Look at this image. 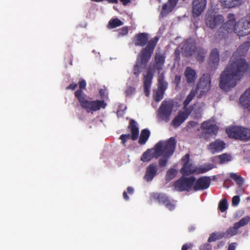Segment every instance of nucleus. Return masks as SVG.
<instances>
[{
    "instance_id": "obj_1",
    "label": "nucleus",
    "mask_w": 250,
    "mask_h": 250,
    "mask_svg": "<svg viewBox=\"0 0 250 250\" xmlns=\"http://www.w3.org/2000/svg\"><path fill=\"white\" fill-rule=\"evenodd\" d=\"M159 39L158 36H155L148 41V34L146 33H139L133 37V42L136 46L143 47L146 45L138 54L133 67V73L136 76H138L142 70L146 68Z\"/></svg>"
},
{
    "instance_id": "obj_2",
    "label": "nucleus",
    "mask_w": 250,
    "mask_h": 250,
    "mask_svg": "<svg viewBox=\"0 0 250 250\" xmlns=\"http://www.w3.org/2000/svg\"><path fill=\"white\" fill-rule=\"evenodd\" d=\"M248 68V63L246 60L243 58H238L234 61L230 62L220 74V88L228 91L235 86Z\"/></svg>"
},
{
    "instance_id": "obj_3",
    "label": "nucleus",
    "mask_w": 250,
    "mask_h": 250,
    "mask_svg": "<svg viewBox=\"0 0 250 250\" xmlns=\"http://www.w3.org/2000/svg\"><path fill=\"white\" fill-rule=\"evenodd\" d=\"M74 95L78 99L82 108L87 113L92 114L101 108H105L107 105L104 100H88L86 99V95L81 90H76Z\"/></svg>"
},
{
    "instance_id": "obj_4",
    "label": "nucleus",
    "mask_w": 250,
    "mask_h": 250,
    "mask_svg": "<svg viewBox=\"0 0 250 250\" xmlns=\"http://www.w3.org/2000/svg\"><path fill=\"white\" fill-rule=\"evenodd\" d=\"M181 161L183 163V166L180 172H207L214 167L213 164H205L198 167L190 160V155L188 153L182 158Z\"/></svg>"
},
{
    "instance_id": "obj_5",
    "label": "nucleus",
    "mask_w": 250,
    "mask_h": 250,
    "mask_svg": "<svg viewBox=\"0 0 250 250\" xmlns=\"http://www.w3.org/2000/svg\"><path fill=\"white\" fill-rule=\"evenodd\" d=\"M176 144V141L174 137H170L167 141H160L155 145L156 152L159 156L169 157L173 154Z\"/></svg>"
},
{
    "instance_id": "obj_6",
    "label": "nucleus",
    "mask_w": 250,
    "mask_h": 250,
    "mask_svg": "<svg viewBox=\"0 0 250 250\" xmlns=\"http://www.w3.org/2000/svg\"><path fill=\"white\" fill-rule=\"evenodd\" d=\"M194 176L183 175L173 184L174 189L179 192L193 191Z\"/></svg>"
},
{
    "instance_id": "obj_7",
    "label": "nucleus",
    "mask_w": 250,
    "mask_h": 250,
    "mask_svg": "<svg viewBox=\"0 0 250 250\" xmlns=\"http://www.w3.org/2000/svg\"><path fill=\"white\" fill-rule=\"evenodd\" d=\"M230 138L243 141L250 140V129L241 126H231L226 129Z\"/></svg>"
},
{
    "instance_id": "obj_8",
    "label": "nucleus",
    "mask_w": 250,
    "mask_h": 250,
    "mask_svg": "<svg viewBox=\"0 0 250 250\" xmlns=\"http://www.w3.org/2000/svg\"><path fill=\"white\" fill-rule=\"evenodd\" d=\"M224 21L222 15H217L215 11L208 10L205 16V23L207 27L213 29L222 24Z\"/></svg>"
},
{
    "instance_id": "obj_9",
    "label": "nucleus",
    "mask_w": 250,
    "mask_h": 250,
    "mask_svg": "<svg viewBox=\"0 0 250 250\" xmlns=\"http://www.w3.org/2000/svg\"><path fill=\"white\" fill-rule=\"evenodd\" d=\"M150 197L160 204L164 205L170 211L173 210L175 208V201L171 199L165 193L152 192L150 194Z\"/></svg>"
},
{
    "instance_id": "obj_10",
    "label": "nucleus",
    "mask_w": 250,
    "mask_h": 250,
    "mask_svg": "<svg viewBox=\"0 0 250 250\" xmlns=\"http://www.w3.org/2000/svg\"><path fill=\"white\" fill-rule=\"evenodd\" d=\"M235 33L237 36L241 37L250 34V17L248 16L242 19L237 22L235 27Z\"/></svg>"
},
{
    "instance_id": "obj_11",
    "label": "nucleus",
    "mask_w": 250,
    "mask_h": 250,
    "mask_svg": "<svg viewBox=\"0 0 250 250\" xmlns=\"http://www.w3.org/2000/svg\"><path fill=\"white\" fill-rule=\"evenodd\" d=\"M250 221V217L249 216L242 218L238 222L234 223L233 227H229L226 231L223 232L224 237L229 238L235 235L237 233L239 229L247 225Z\"/></svg>"
},
{
    "instance_id": "obj_12",
    "label": "nucleus",
    "mask_w": 250,
    "mask_h": 250,
    "mask_svg": "<svg viewBox=\"0 0 250 250\" xmlns=\"http://www.w3.org/2000/svg\"><path fill=\"white\" fill-rule=\"evenodd\" d=\"M211 87V81L208 74H204L199 79L196 86L197 92H200V96L205 95L210 89Z\"/></svg>"
},
{
    "instance_id": "obj_13",
    "label": "nucleus",
    "mask_w": 250,
    "mask_h": 250,
    "mask_svg": "<svg viewBox=\"0 0 250 250\" xmlns=\"http://www.w3.org/2000/svg\"><path fill=\"white\" fill-rule=\"evenodd\" d=\"M236 23V22L233 21H227L218 30L217 38L219 40L225 39L232 31L235 32Z\"/></svg>"
},
{
    "instance_id": "obj_14",
    "label": "nucleus",
    "mask_w": 250,
    "mask_h": 250,
    "mask_svg": "<svg viewBox=\"0 0 250 250\" xmlns=\"http://www.w3.org/2000/svg\"><path fill=\"white\" fill-rule=\"evenodd\" d=\"M201 127L203 130V135L205 139H208L212 134L216 136L219 130V127L209 120L203 122Z\"/></svg>"
},
{
    "instance_id": "obj_15",
    "label": "nucleus",
    "mask_w": 250,
    "mask_h": 250,
    "mask_svg": "<svg viewBox=\"0 0 250 250\" xmlns=\"http://www.w3.org/2000/svg\"><path fill=\"white\" fill-rule=\"evenodd\" d=\"M210 177L202 176L198 179L194 177L193 191L204 190L208 189L210 185Z\"/></svg>"
},
{
    "instance_id": "obj_16",
    "label": "nucleus",
    "mask_w": 250,
    "mask_h": 250,
    "mask_svg": "<svg viewBox=\"0 0 250 250\" xmlns=\"http://www.w3.org/2000/svg\"><path fill=\"white\" fill-rule=\"evenodd\" d=\"M207 4V0H193L192 15L194 18L199 17L204 11Z\"/></svg>"
},
{
    "instance_id": "obj_17",
    "label": "nucleus",
    "mask_w": 250,
    "mask_h": 250,
    "mask_svg": "<svg viewBox=\"0 0 250 250\" xmlns=\"http://www.w3.org/2000/svg\"><path fill=\"white\" fill-rule=\"evenodd\" d=\"M172 104L169 102H163L159 110L160 117L163 120H167L171 113Z\"/></svg>"
},
{
    "instance_id": "obj_18",
    "label": "nucleus",
    "mask_w": 250,
    "mask_h": 250,
    "mask_svg": "<svg viewBox=\"0 0 250 250\" xmlns=\"http://www.w3.org/2000/svg\"><path fill=\"white\" fill-rule=\"evenodd\" d=\"M183 53L186 57H189L192 56L195 53L197 47L196 43L191 40H187L183 42L182 47Z\"/></svg>"
},
{
    "instance_id": "obj_19",
    "label": "nucleus",
    "mask_w": 250,
    "mask_h": 250,
    "mask_svg": "<svg viewBox=\"0 0 250 250\" xmlns=\"http://www.w3.org/2000/svg\"><path fill=\"white\" fill-rule=\"evenodd\" d=\"M153 77V72L152 70L148 69L146 74L144 78V93L146 96L148 97L149 94V90L151 87L152 80Z\"/></svg>"
},
{
    "instance_id": "obj_20",
    "label": "nucleus",
    "mask_w": 250,
    "mask_h": 250,
    "mask_svg": "<svg viewBox=\"0 0 250 250\" xmlns=\"http://www.w3.org/2000/svg\"><path fill=\"white\" fill-rule=\"evenodd\" d=\"M195 106V104L190 106L187 105L185 106V105H183V110H180V111L187 118H188L192 112H193L192 114L195 118H199L201 115V109L200 108L198 110L194 109Z\"/></svg>"
},
{
    "instance_id": "obj_21",
    "label": "nucleus",
    "mask_w": 250,
    "mask_h": 250,
    "mask_svg": "<svg viewBox=\"0 0 250 250\" xmlns=\"http://www.w3.org/2000/svg\"><path fill=\"white\" fill-rule=\"evenodd\" d=\"M159 157V154L156 152V148L154 146V149H147L143 153L141 157V160L143 162H148L154 158H158Z\"/></svg>"
},
{
    "instance_id": "obj_22",
    "label": "nucleus",
    "mask_w": 250,
    "mask_h": 250,
    "mask_svg": "<svg viewBox=\"0 0 250 250\" xmlns=\"http://www.w3.org/2000/svg\"><path fill=\"white\" fill-rule=\"evenodd\" d=\"M226 144L224 141L217 139L211 142L208 146V149L213 153L219 152L222 151L225 147Z\"/></svg>"
},
{
    "instance_id": "obj_23",
    "label": "nucleus",
    "mask_w": 250,
    "mask_h": 250,
    "mask_svg": "<svg viewBox=\"0 0 250 250\" xmlns=\"http://www.w3.org/2000/svg\"><path fill=\"white\" fill-rule=\"evenodd\" d=\"M166 56L161 52H156L154 56L155 63L154 66L158 71L163 69L165 62Z\"/></svg>"
},
{
    "instance_id": "obj_24",
    "label": "nucleus",
    "mask_w": 250,
    "mask_h": 250,
    "mask_svg": "<svg viewBox=\"0 0 250 250\" xmlns=\"http://www.w3.org/2000/svg\"><path fill=\"white\" fill-rule=\"evenodd\" d=\"M177 3V0H168V1L163 4L161 15L163 17L171 12L175 7Z\"/></svg>"
},
{
    "instance_id": "obj_25",
    "label": "nucleus",
    "mask_w": 250,
    "mask_h": 250,
    "mask_svg": "<svg viewBox=\"0 0 250 250\" xmlns=\"http://www.w3.org/2000/svg\"><path fill=\"white\" fill-rule=\"evenodd\" d=\"M240 103L244 108L250 110V87L240 98Z\"/></svg>"
},
{
    "instance_id": "obj_26",
    "label": "nucleus",
    "mask_w": 250,
    "mask_h": 250,
    "mask_svg": "<svg viewBox=\"0 0 250 250\" xmlns=\"http://www.w3.org/2000/svg\"><path fill=\"white\" fill-rule=\"evenodd\" d=\"M185 76L188 83H194L196 78L195 71L190 67H187L185 71Z\"/></svg>"
},
{
    "instance_id": "obj_27",
    "label": "nucleus",
    "mask_w": 250,
    "mask_h": 250,
    "mask_svg": "<svg viewBox=\"0 0 250 250\" xmlns=\"http://www.w3.org/2000/svg\"><path fill=\"white\" fill-rule=\"evenodd\" d=\"M127 127L130 130L131 133L132 134L133 139L138 138L139 129L137 123L134 119L130 120Z\"/></svg>"
},
{
    "instance_id": "obj_28",
    "label": "nucleus",
    "mask_w": 250,
    "mask_h": 250,
    "mask_svg": "<svg viewBox=\"0 0 250 250\" xmlns=\"http://www.w3.org/2000/svg\"><path fill=\"white\" fill-rule=\"evenodd\" d=\"M185 117L180 111L178 112V114L174 117L171 123V125L175 128L180 126L186 120Z\"/></svg>"
},
{
    "instance_id": "obj_29",
    "label": "nucleus",
    "mask_w": 250,
    "mask_h": 250,
    "mask_svg": "<svg viewBox=\"0 0 250 250\" xmlns=\"http://www.w3.org/2000/svg\"><path fill=\"white\" fill-rule=\"evenodd\" d=\"M219 61V52L218 49L214 48L209 56V63L211 66L217 65Z\"/></svg>"
},
{
    "instance_id": "obj_30",
    "label": "nucleus",
    "mask_w": 250,
    "mask_h": 250,
    "mask_svg": "<svg viewBox=\"0 0 250 250\" xmlns=\"http://www.w3.org/2000/svg\"><path fill=\"white\" fill-rule=\"evenodd\" d=\"M221 5L225 8H233L241 4L240 0H219Z\"/></svg>"
},
{
    "instance_id": "obj_31",
    "label": "nucleus",
    "mask_w": 250,
    "mask_h": 250,
    "mask_svg": "<svg viewBox=\"0 0 250 250\" xmlns=\"http://www.w3.org/2000/svg\"><path fill=\"white\" fill-rule=\"evenodd\" d=\"M150 135V131L145 128L141 131V134L138 140V143L141 145H145L148 140Z\"/></svg>"
},
{
    "instance_id": "obj_32",
    "label": "nucleus",
    "mask_w": 250,
    "mask_h": 250,
    "mask_svg": "<svg viewBox=\"0 0 250 250\" xmlns=\"http://www.w3.org/2000/svg\"><path fill=\"white\" fill-rule=\"evenodd\" d=\"M250 47V41H247L242 44L237 49L236 53L239 56H243L248 52Z\"/></svg>"
},
{
    "instance_id": "obj_33",
    "label": "nucleus",
    "mask_w": 250,
    "mask_h": 250,
    "mask_svg": "<svg viewBox=\"0 0 250 250\" xmlns=\"http://www.w3.org/2000/svg\"><path fill=\"white\" fill-rule=\"evenodd\" d=\"M168 83L164 80V75L163 73L160 74L158 79V89L165 91L167 87Z\"/></svg>"
},
{
    "instance_id": "obj_34",
    "label": "nucleus",
    "mask_w": 250,
    "mask_h": 250,
    "mask_svg": "<svg viewBox=\"0 0 250 250\" xmlns=\"http://www.w3.org/2000/svg\"><path fill=\"white\" fill-rule=\"evenodd\" d=\"M195 52L197 53V61L200 62H203L204 60L207 51L202 47H198V48L196 49Z\"/></svg>"
},
{
    "instance_id": "obj_35",
    "label": "nucleus",
    "mask_w": 250,
    "mask_h": 250,
    "mask_svg": "<svg viewBox=\"0 0 250 250\" xmlns=\"http://www.w3.org/2000/svg\"><path fill=\"white\" fill-rule=\"evenodd\" d=\"M230 177L234 181L239 187L242 186L244 183V179L236 173H230Z\"/></svg>"
},
{
    "instance_id": "obj_36",
    "label": "nucleus",
    "mask_w": 250,
    "mask_h": 250,
    "mask_svg": "<svg viewBox=\"0 0 250 250\" xmlns=\"http://www.w3.org/2000/svg\"><path fill=\"white\" fill-rule=\"evenodd\" d=\"M224 237L223 232H213L210 234L208 242L210 243L214 242L217 240L221 239Z\"/></svg>"
},
{
    "instance_id": "obj_37",
    "label": "nucleus",
    "mask_w": 250,
    "mask_h": 250,
    "mask_svg": "<svg viewBox=\"0 0 250 250\" xmlns=\"http://www.w3.org/2000/svg\"><path fill=\"white\" fill-rule=\"evenodd\" d=\"M198 93L197 91H196V90L195 89H192L189 94L187 96L186 99L184 101L183 103V105H185L186 106L187 105H188L190 103V102L193 99V98L195 97L196 94Z\"/></svg>"
},
{
    "instance_id": "obj_38",
    "label": "nucleus",
    "mask_w": 250,
    "mask_h": 250,
    "mask_svg": "<svg viewBox=\"0 0 250 250\" xmlns=\"http://www.w3.org/2000/svg\"><path fill=\"white\" fill-rule=\"evenodd\" d=\"M123 24V22L118 19H115L110 20L108 23V26L110 28H113Z\"/></svg>"
},
{
    "instance_id": "obj_39",
    "label": "nucleus",
    "mask_w": 250,
    "mask_h": 250,
    "mask_svg": "<svg viewBox=\"0 0 250 250\" xmlns=\"http://www.w3.org/2000/svg\"><path fill=\"white\" fill-rule=\"evenodd\" d=\"M218 208L222 212H225L228 209V204L226 199L224 198L220 201Z\"/></svg>"
},
{
    "instance_id": "obj_40",
    "label": "nucleus",
    "mask_w": 250,
    "mask_h": 250,
    "mask_svg": "<svg viewBox=\"0 0 250 250\" xmlns=\"http://www.w3.org/2000/svg\"><path fill=\"white\" fill-rule=\"evenodd\" d=\"M138 138H136L135 139H133L132 138V134H122L119 139L121 140L122 143L125 145L127 141L130 139H131L133 141L136 140Z\"/></svg>"
},
{
    "instance_id": "obj_41",
    "label": "nucleus",
    "mask_w": 250,
    "mask_h": 250,
    "mask_svg": "<svg viewBox=\"0 0 250 250\" xmlns=\"http://www.w3.org/2000/svg\"><path fill=\"white\" fill-rule=\"evenodd\" d=\"M164 92L165 91L157 89L154 95V100L157 102L160 101L163 98Z\"/></svg>"
},
{
    "instance_id": "obj_42",
    "label": "nucleus",
    "mask_w": 250,
    "mask_h": 250,
    "mask_svg": "<svg viewBox=\"0 0 250 250\" xmlns=\"http://www.w3.org/2000/svg\"><path fill=\"white\" fill-rule=\"evenodd\" d=\"M221 163H225L231 160V157L230 155L224 153L219 156Z\"/></svg>"
},
{
    "instance_id": "obj_43",
    "label": "nucleus",
    "mask_w": 250,
    "mask_h": 250,
    "mask_svg": "<svg viewBox=\"0 0 250 250\" xmlns=\"http://www.w3.org/2000/svg\"><path fill=\"white\" fill-rule=\"evenodd\" d=\"M126 191H124L123 192V197L125 200H129V197L127 195V193H128L130 194H132L134 192V189L131 187H128L126 189Z\"/></svg>"
},
{
    "instance_id": "obj_44",
    "label": "nucleus",
    "mask_w": 250,
    "mask_h": 250,
    "mask_svg": "<svg viewBox=\"0 0 250 250\" xmlns=\"http://www.w3.org/2000/svg\"><path fill=\"white\" fill-rule=\"evenodd\" d=\"M158 166L156 164H151L147 168L146 172H157Z\"/></svg>"
},
{
    "instance_id": "obj_45",
    "label": "nucleus",
    "mask_w": 250,
    "mask_h": 250,
    "mask_svg": "<svg viewBox=\"0 0 250 250\" xmlns=\"http://www.w3.org/2000/svg\"><path fill=\"white\" fill-rule=\"evenodd\" d=\"M168 157H164L160 158L159 160V167H163L167 166V159Z\"/></svg>"
},
{
    "instance_id": "obj_46",
    "label": "nucleus",
    "mask_w": 250,
    "mask_h": 250,
    "mask_svg": "<svg viewBox=\"0 0 250 250\" xmlns=\"http://www.w3.org/2000/svg\"><path fill=\"white\" fill-rule=\"evenodd\" d=\"M176 177V173H167L165 176L166 180L167 183L170 182L171 180Z\"/></svg>"
},
{
    "instance_id": "obj_47",
    "label": "nucleus",
    "mask_w": 250,
    "mask_h": 250,
    "mask_svg": "<svg viewBox=\"0 0 250 250\" xmlns=\"http://www.w3.org/2000/svg\"><path fill=\"white\" fill-rule=\"evenodd\" d=\"M156 173H146L144 179L147 182L151 181L155 176Z\"/></svg>"
},
{
    "instance_id": "obj_48",
    "label": "nucleus",
    "mask_w": 250,
    "mask_h": 250,
    "mask_svg": "<svg viewBox=\"0 0 250 250\" xmlns=\"http://www.w3.org/2000/svg\"><path fill=\"white\" fill-rule=\"evenodd\" d=\"M240 201V197L238 195H235L232 197V205L233 206H237Z\"/></svg>"
},
{
    "instance_id": "obj_49",
    "label": "nucleus",
    "mask_w": 250,
    "mask_h": 250,
    "mask_svg": "<svg viewBox=\"0 0 250 250\" xmlns=\"http://www.w3.org/2000/svg\"><path fill=\"white\" fill-rule=\"evenodd\" d=\"M78 84L79 86V89L81 91H83V89H85L86 85V82L83 79H81L80 81L78 83Z\"/></svg>"
},
{
    "instance_id": "obj_50",
    "label": "nucleus",
    "mask_w": 250,
    "mask_h": 250,
    "mask_svg": "<svg viewBox=\"0 0 250 250\" xmlns=\"http://www.w3.org/2000/svg\"><path fill=\"white\" fill-rule=\"evenodd\" d=\"M128 30L127 27H122L119 31V34L121 36H124L128 33Z\"/></svg>"
},
{
    "instance_id": "obj_51",
    "label": "nucleus",
    "mask_w": 250,
    "mask_h": 250,
    "mask_svg": "<svg viewBox=\"0 0 250 250\" xmlns=\"http://www.w3.org/2000/svg\"><path fill=\"white\" fill-rule=\"evenodd\" d=\"M78 86V84L73 83L66 87V90H75Z\"/></svg>"
},
{
    "instance_id": "obj_52",
    "label": "nucleus",
    "mask_w": 250,
    "mask_h": 250,
    "mask_svg": "<svg viewBox=\"0 0 250 250\" xmlns=\"http://www.w3.org/2000/svg\"><path fill=\"white\" fill-rule=\"evenodd\" d=\"M228 19V20L227 21H233V22H235V15L233 14H229Z\"/></svg>"
},
{
    "instance_id": "obj_53",
    "label": "nucleus",
    "mask_w": 250,
    "mask_h": 250,
    "mask_svg": "<svg viewBox=\"0 0 250 250\" xmlns=\"http://www.w3.org/2000/svg\"><path fill=\"white\" fill-rule=\"evenodd\" d=\"M236 245V243H231L229 245L228 250H235Z\"/></svg>"
},
{
    "instance_id": "obj_54",
    "label": "nucleus",
    "mask_w": 250,
    "mask_h": 250,
    "mask_svg": "<svg viewBox=\"0 0 250 250\" xmlns=\"http://www.w3.org/2000/svg\"><path fill=\"white\" fill-rule=\"evenodd\" d=\"M124 5H126L131 2L130 0H120Z\"/></svg>"
},
{
    "instance_id": "obj_55",
    "label": "nucleus",
    "mask_w": 250,
    "mask_h": 250,
    "mask_svg": "<svg viewBox=\"0 0 250 250\" xmlns=\"http://www.w3.org/2000/svg\"><path fill=\"white\" fill-rule=\"evenodd\" d=\"M188 125H189L190 126L192 127H194L196 125L197 123L194 121H189L188 122Z\"/></svg>"
},
{
    "instance_id": "obj_56",
    "label": "nucleus",
    "mask_w": 250,
    "mask_h": 250,
    "mask_svg": "<svg viewBox=\"0 0 250 250\" xmlns=\"http://www.w3.org/2000/svg\"><path fill=\"white\" fill-rule=\"evenodd\" d=\"M189 248V246L188 244H185L183 245L181 250H188Z\"/></svg>"
},
{
    "instance_id": "obj_57",
    "label": "nucleus",
    "mask_w": 250,
    "mask_h": 250,
    "mask_svg": "<svg viewBox=\"0 0 250 250\" xmlns=\"http://www.w3.org/2000/svg\"><path fill=\"white\" fill-rule=\"evenodd\" d=\"M99 94L101 97H104V90L102 89H101L99 90Z\"/></svg>"
},
{
    "instance_id": "obj_58",
    "label": "nucleus",
    "mask_w": 250,
    "mask_h": 250,
    "mask_svg": "<svg viewBox=\"0 0 250 250\" xmlns=\"http://www.w3.org/2000/svg\"><path fill=\"white\" fill-rule=\"evenodd\" d=\"M180 80H181V78L180 76H176L175 77V81H177V85H178V84H179L180 81Z\"/></svg>"
},
{
    "instance_id": "obj_59",
    "label": "nucleus",
    "mask_w": 250,
    "mask_h": 250,
    "mask_svg": "<svg viewBox=\"0 0 250 250\" xmlns=\"http://www.w3.org/2000/svg\"><path fill=\"white\" fill-rule=\"evenodd\" d=\"M133 90H134V89L130 87L127 90H126V93L128 94L129 92H132Z\"/></svg>"
},
{
    "instance_id": "obj_60",
    "label": "nucleus",
    "mask_w": 250,
    "mask_h": 250,
    "mask_svg": "<svg viewBox=\"0 0 250 250\" xmlns=\"http://www.w3.org/2000/svg\"><path fill=\"white\" fill-rule=\"evenodd\" d=\"M167 172H177V171L174 169H172V168H171V169H169Z\"/></svg>"
},
{
    "instance_id": "obj_61",
    "label": "nucleus",
    "mask_w": 250,
    "mask_h": 250,
    "mask_svg": "<svg viewBox=\"0 0 250 250\" xmlns=\"http://www.w3.org/2000/svg\"><path fill=\"white\" fill-rule=\"evenodd\" d=\"M229 180L228 179H226L225 181V182H224V184H227L228 182H229Z\"/></svg>"
},
{
    "instance_id": "obj_62",
    "label": "nucleus",
    "mask_w": 250,
    "mask_h": 250,
    "mask_svg": "<svg viewBox=\"0 0 250 250\" xmlns=\"http://www.w3.org/2000/svg\"><path fill=\"white\" fill-rule=\"evenodd\" d=\"M248 200H250V196L247 198Z\"/></svg>"
},
{
    "instance_id": "obj_63",
    "label": "nucleus",
    "mask_w": 250,
    "mask_h": 250,
    "mask_svg": "<svg viewBox=\"0 0 250 250\" xmlns=\"http://www.w3.org/2000/svg\"><path fill=\"white\" fill-rule=\"evenodd\" d=\"M183 173V174H186L187 173H186V172H184V173Z\"/></svg>"
},
{
    "instance_id": "obj_64",
    "label": "nucleus",
    "mask_w": 250,
    "mask_h": 250,
    "mask_svg": "<svg viewBox=\"0 0 250 250\" xmlns=\"http://www.w3.org/2000/svg\"><path fill=\"white\" fill-rule=\"evenodd\" d=\"M248 15L250 16V13Z\"/></svg>"
}]
</instances>
